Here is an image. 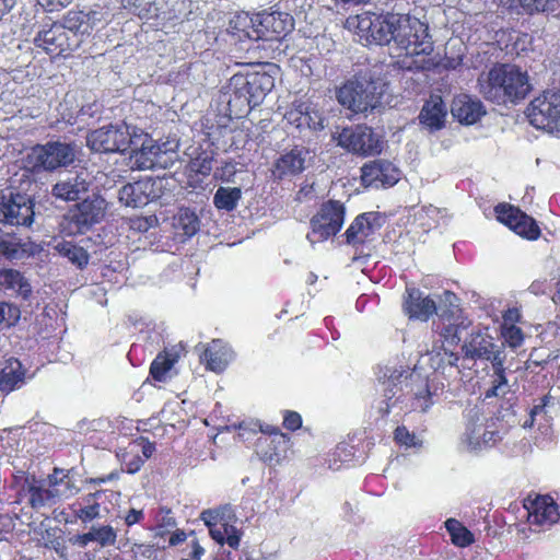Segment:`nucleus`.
I'll list each match as a JSON object with an SVG mask.
<instances>
[{
	"instance_id": "obj_1",
	"label": "nucleus",
	"mask_w": 560,
	"mask_h": 560,
	"mask_svg": "<svg viewBox=\"0 0 560 560\" xmlns=\"http://www.w3.org/2000/svg\"><path fill=\"white\" fill-rule=\"evenodd\" d=\"M360 32L378 45L394 43L406 56H429L433 40L427 23L410 14L388 12L386 14L363 13L357 16Z\"/></svg>"
},
{
	"instance_id": "obj_2",
	"label": "nucleus",
	"mask_w": 560,
	"mask_h": 560,
	"mask_svg": "<svg viewBox=\"0 0 560 560\" xmlns=\"http://www.w3.org/2000/svg\"><path fill=\"white\" fill-rule=\"evenodd\" d=\"M444 385L435 378L422 377L418 373L407 375L398 374L390 376L383 383V396L377 410L381 417L389 415L392 407L402 401L404 397L411 398V406L415 410L422 412L434 404V398L443 393Z\"/></svg>"
},
{
	"instance_id": "obj_3",
	"label": "nucleus",
	"mask_w": 560,
	"mask_h": 560,
	"mask_svg": "<svg viewBox=\"0 0 560 560\" xmlns=\"http://www.w3.org/2000/svg\"><path fill=\"white\" fill-rule=\"evenodd\" d=\"M478 89L486 101L506 106L525 100L532 84L527 72L518 66L497 62L479 75Z\"/></svg>"
},
{
	"instance_id": "obj_4",
	"label": "nucleus",
	"mask_w": 560,
	"mask_h": 560,
	"mask_svg": "<svg viewBox=\"0 0 560 560\" xmlns=\"http://www.w3.org/2000/svg\"><path fill=\"white\" fill-rule=\"evenodd\" d=\"M275 88V78L267 72L234 74L230 80L228 110L230 116L244 117L258 106Z\"/></svg>"
},
{
	"instance_id": "obj_5",
	"label": "nucleus",
	"mask_w": 560,
	"mask_h": 560,
	"mask_svg": "<svg viewBox=\"0 0 560 560\" xmlns=\"http://www.w3.org/2000/svg\"><path fill=\"white\" fill-rule=\"evenodd\" d=\"M106 200L98 194L86 197L69 209L62 221V231L68 235L84 234L105 215Z\"/></svg>"
},
{
	"instance_id": "obj_6",
	"label": "nucleus",
	"mask_w": 560,
	"mask_h": 560,
	"mask_svg": "<svg viewBox=\"0 0 560 560\" xmlns=\"http://www.w3.org/2000/svg\"><path fill=\"white\" fill-rule=\"evenodd\" d=\"M529 124L549 133L560 132V91L546 90L525 110Z\"/></svg>"
},
{
	"instance_id": "obj_7",
	"label": "nucleus",
	"mask_w": 560,
	"mask_h": 560,
	"mask_svg": "<svg viewBox=\"0 0 560 560\" xmlns=\"http://www.w3.org/2000/svg\"><path fill=\"white\" fill-rule=\"evenodd\" d=\"M201 518L209 527L210 536L214 541L221 546L228 544L233 549L238 548L242 533L234 525L236 515L230 504L206 510L201 513Z\"/></svg>"
},
{
	"instance_id": "obj_8",
	"label": "nucleus",
	"mask_w": 560,
	"mask_h": 560,
	"mask_svg": "<svg viewBox=\"0 0 560 560\" xmlns=\"http://www.w3.org/2000/svg\"><path fill=\"white\" fill-rule=\"evenodd\" d=\"M345 217L346 207L341 201L329 199L323 202L310 220L311 232L307 240L320 243L337 235L343 225Z\"/></svg>"
},
{
	"instance_id": "obj_9",
	"label": "nucleus",
	"mask_w": 560,
	"mask_h": 560,
	"mask_svg": "<svg viewBox=\"0 0 560 560\" xmlns=\"http://www.w3.org/2000/svg\"><path fill=\"white\" fill-rule=\"evenodd\" d=\"M74 150L71 144L58 141L37 144L27 154L26 163L31 171H55L72 164Z\"/></svg>"
},
{
	"instance_id": "obj_10",
	"label": "nucleus",
	"mask_w": 560,
	"mask_h": 560,
	"mask_svg": "<svg viewBox=\"0 0 560 560\" xmlns=\"http://www.w3.org/2000/svg\"><path fill=\"white\" fill-rule=\"evenodd\" d=\"M337 140L341 148L360 156L378 155L383 151L384 144L382 136L366 125L343 128Z\"/></svg>"
},
{
	"instance_id": "obj_11",
	"label": "nucleus",
	"mask_w": 560,
	"mask_h": 560,
	"mask_svg": "<svg viewBox=\"0 0 560 560\" xmlns=\"http://www.w3.org/2000/svg\"><path fill=\"white\" fill-rule=\"evenodd\" d=\"M381 96L373 82L347 81L337 91L338 102L354 114L366 113L378 107Z\"/></svg>"
},
{
	"instance_id": "obj_12",
	"label": "nucleus",
	"mask_w": 560,
	"mask_h": 560,
	"mask_svg": "<svg viewBox=\"0 0 560 560\" xmlns=\"http://www.w3.org/2000/svg\"><path fill=\"white\" fill-rule=\"evenodd\" d=\"M493 210L497 220L517 236L529 242L540 238L541 229L538 222L520 207L509 202H500Z\"/></svg>"
},
{
	"instance_id": "obj_13",
	"label": "nucleus",
	"mask_w": 560,
	"mask_h": 560,
	"mask_svg": "<svg viewBox=\"0 0 560 560\" xmlns=\"http://www.w3.org/2000/svg\"><path fill=\"white\" fill-rule=\"evenodd\" d=\"M34 45L45 50L51 58L68 57L78 47V38L59 22L40 30L34 37Z\"/></svg>"
},
{
	"instance_id": "obj_14",
	"label": "nucleus",
	"mask_w": 560,
	"mask_h": 560,
	"mask_svg": "<svg viewBox=\"0 0 560 560\" xmlns=\"http://www.w3.org/2000/svg\"><path fill=\"white\" fill-rule=\"evenodd\" d=\"M86 140L91 150L100 153L125 152L131 142L128 127L124 124L103 126L91 131Z\"/></svg>"
},
{
	"instance_id": "obj_15",
	"label": "nucleus",
	"mask_w": 560,
	"mask_h": 560,
	"mask_svg": "<svg viewBox=\"0 0 560 560\" xmlns=\"http://www.w3.org/2000/svg\"><path fill=\"white\" fill-rule=\"evenodd\" d=\"M34 203L25 194L10 190L0 196V222L10 225H31Z\"/></svg>"
},
{
	"instance_id": "obj_16",
	"label": "nucleus",
	"mask_w": 560,
	"mask_h": 560,
	"mask_svg": "<svg viewBox=\"0 0 560 560\" xmlns=\"http://www.w3.org/2000/svg\"><path fill=\"white\" fill-rule=\"evenodd\" d=\"M284 120L299 131H320L325 128L323 113L311 101L295 100L287 108Z\"/></svg>"
},
{
	"instance_id": "obj_17",
	"label": "nucleus",
	"mask_w": 560,
	"mask_h": 560,
	"mask_svg": "<svg viewBox=\"0 0 560 560\" xmlns=\"http://www.w3.org/2000/svg\"><path fill=\"white\" fill-rule=\"evenodd\" d=\"M19 501L26 500V504L35 512L44 508H51L59 499L58 489H51L45 485L44 479H37L34 475L26 476L18 491Z\"/></svg>"
},
{
	"instance_id": "obj_18",
	"label": "nucleus",
	"mask_w": 560,
	"mask_h": 560,
	"mask_svg": "<svg viewBox=\"0 0 560 560\" xmlns=\"http://www.w3.org/2000/svg\"><path fill=\"white\" fill-rule=\"evenodd\" d=\"M161 180L143 177L124 185L119 190V200L127 207L139 208L160 198Z\"/></svg>"
},
{
	"instance_id": "obj_19",
	"label": "nucleus",
	"mask_w": 560,
	"mask_h": 560,
	"mask_svg": "<svg viewBox=\"0 0 560 560\" xmlns=\"http://www.w3.org/2000/svg\"><path fill=\"white\" fill-rule=\"evenodd\" d=\"M360 178L365 188L392 187L399 180L400 171L390 161L376 159L363 164Z\"/></svg>"
},
{
	"instance_id": "obj_20",
	"label": "nucleus",
	"mask_w": 560,
	"mask_h": 560,
	"mask_svg": "<svg viewBox=\"0 0 560 560\" xmlns=\"http://www.w3.org/2000/svg\"><path fill=\"white\" fill-rule=\"evenodd\" d=\"M401 308L409 320L428 322L433 315L439 314L436 302L413 285L406 287Z\"/></svg>"
},
{
	"instance_id": "obj_21",
	"label": "nucleus",
	"mask_w": 560,
	"mask_h": 560,
	"mask_svg": "<svg viewBox=\"0 0 560 560\" xmlns=\"http://www.w3.org/2000/svg\"><path fill=\"white\" fill-rule=\"evenodd\" d=\"M466 318L457 306H450L438 314L434 322V331L439 335L441 342L450 347H457L460 342V332L466 329Z\"/></svg>"
},
{
	"instance_id": "obj_22",
	"label": "nucleus",
	"mask_w": 560,
	"mask_h": 560,
	"mask_svg": "<svg viewBox=\"0 0 560 560\" xmlns=\"http://www.w3.org/2000/svg\"><path fill=\"white\" fill-rule=\"evenodd\" d=\"M270 433L257 438L255 452L264 463L276 466L285 457L291 439L279 428L271 429Z\"/></svg>"
},
{
	"instance_id": "obj_23",
	"label": "nucleus",
	"mask_w": 560,
	"mask_h": 560,
	"mask_svg": "<svg viewBox=\"0 0 560 560\" xmlns=\"http://www.w3.org/2000/svg\"><path fill=\"white\" fill-rule=\"evenodd\" d=\"M524 508L527 510V521L530 525L550 527L560 517L558 504L549 494H536L533 499L528 495L524 500Z\"/></svg>"
},
{
	"instance_id": "obj_24",
	"label": "nucleus",
	"mask_w": 560,
	"mask_h": 560,
	"mask_svg": "<svg viewBox=\"0 0 560 560\" xmlns=\"http://www.w3.org/2000/svg\"><path fill=\"white\" fill-rule=\"evenodd\" d=\"M259 40H280L293 28V19L289 13L280 11H262L257 13Z\"/></svg>"
},
{
	"instance_id": "obj_25",
	"label": "nucleus",
	"mask_w": 560,
	"mask_h": 560,
	"mask_svg": "<svg viewBox=\"0 0 560 560\" xmlns=\"http://www.w3.org/2000/svg\"><path fill=\"white\" fill-rule=\"evenodd\" d=\"M378 212H363L355 217L345 232L346 243L355 248L364 245L381 228Z\"/></svg>"
},
{
	"instance_id": "obj_26",
	"label": "nucleus",
	"mask_w": 560,
	"mask_h": 560,
	"mask_svg": "<svg viewBox=\"0 0 560 560\" xmlns=\"http://www.w3.org/2000/svg\"><path fill=\"white\" fill-rule=\"evenodd\" d=\"M187 0H155L152 21L156 27L175 26L189 12Z\"/></svg>"
},
{
	"instance_id": "obj_27",
	"label": "nucleus",
	"mask_w": 560,
	"mask_h": 560,
	"mask_svg": "<svg viewBox=\"0 0 560 560\" xmlns=\"http://www.w3.org/2000/svg\"><path fill=\"white\" fill-rule=\"evenodd\" d=\"M483 360L490 361L493 369L491 386L483 393V400L504 396L509 390L506 369L504 366L505 354L502 350L494 348L489 358Z\"/></svg>"
},
{
	"instance_id": "obj_28",
	"label": "nucleus",
	"mask_w": 560,
	"mask_h": 560,
	"mask_svg": "<svg viewBox=\"0 0 560 560\" xmlns=\"http://www.w3.org/2000/svg\"><path fill=\"white\" fill-rule=\"evenodd\" d=\"M307 151L299 145L281 154L273 163L272 174L282 179L287 176L301 174L305 168V155Z\"/></svg>"
},
{
	"instance_id": "obj_29",
	"label": "nucleus",
	"mask_w": 560,
	"mask_h": 560,
	"mask_svg": "<svg viewBox=\"0 0 560 560\" xmlns=\"http://www.w3.org/2000/svg\"><path fill=\"white\" fill-rule=\"evenodd\" d=\"M451 112L453 117L464 125H474L486 115L483 104L466 94H460L453 100Z\"/></svg>"
},
{
	"instance_id": "obj_30",
	"label": "nucleus",
	"mask_w": 560,
	"mask_h": 560,
	"mask_svg": "<svg viewBox=\"0 0 560 560\" xmlns=\"http://www.w3.org/2000/svg\"><path fill=\"white\" fill-rule=\"evenodd\" d=\"M231 359L230 349L220 340H213L209 343L200 354V362L206 369L215 373L223 372Z\"/></svg>"
},
{
	"instance_id": "obj_31",
	"label": "nucleus",
	"mask_w": 560,
	"mask_h": 560,
	"mask_svg": "<svg viewBox=\"0 0 560 560\" xmlns=\"http://www.w3.org/2000/svg\"><path fill=\"white\" fill-rule=\"evenodd\" d=\"M90 184L82 174H77L73 177L55 184L52 195L61 200L74 201L89 191Z\"/></svg>"
},
{
	"instance_id": "obj_32",
	"label": "nucleus",
	"mask_w": 560,
	"mask_h": 560,
	"mask_svg": "<svg viewBox=\"0 0 560 560\" xmlns=\"http://www.w3.org/2000/svg\"><path fill=\"white\" fill-rule=\"evenodd\" d=\"M494 348L497 347L492 341V337L481 331L471 332L462 346L464 357L475 361L489 358Z\"/></svg>"
},
{
	"instance_id": "obj_33",
	"label": "nucleus",
	"mask_w": 560,
	"mask_h": 560,
	"mask_svg": "<svg viewBox=\"0 0 560 560\" xmlns=\"http://www.w3.org/2000/svg\"><path fill=\"white\" fill-rule=\"evenodd\" d=\"M257 25V13L236 12L229 22L230 31L233 35L242 39L259 40Z\"/></svg>"
},
{
	"instance_id": "obj_34",
	"label": "nucleus",
	"mask_w": 560,
	"mask_h": 560,
	"mask_svg": "<svg viewBox=\"0 0 560 560\" xmlns=\"http://www.w3.org/2000/svg\"><path fill=\"white\" fill-rule=\"evenodd\" d=\"M446 107L441 97L427 101L419 114L420 122L431 130H440L444 127Z\"/></svg>"
},
{
	"instance_id": "obj_35",
	"label": "nucleus",
	"mask_w": 560,
	"mask_h": 560,
	"mask_svg": "<svg viewBox=\"0 0 560 560\" xmlns=\"http://www.w3.org/2000/svg\"><path fill=\"white\" fill-rule=\"evenodd\" d=\"M0 290L11 291L23 299H28L32 293L28 280L21 271L12 268L0 270Z\"/></svg>"
},
{
	"instance_id": "obj_36",
	"label": "nucleus",
	"mask_w": 560,
	"mask_h": 560,
	"mask_svg": "<svg viewBox=\"0 0 560 560\" xmlns=\"http://www.w3.org/2000/svg\"><path fill=\"white\" fill-rule=\"evenodd\" d=\"M32 254L28 245L14 233L0 231V257L8 260L22 259Z\"/></svg>"
},
{
	"instance_id": "obj_37",
	"label": "nucleus",
	"mask_w": 560,
	"mask_h": 560,
	"mask_svg": "<svg viewBox=\"0 0 560 560\" xmlns=\"http://www.w3.org/2000/svg\"><path fill=\"white\" fill-rule=\"evenodd\" d=\"M24 377L25 371L22 363L15 358L8 359L0 371V390L8 393L14 390L24 382Z\"/></svg>"
},
{
	"instance_id": "obj_38",
	"label": "nucleus",
	"mask_w": 560,
	"mask_h": 560,
	"mask_svg": "<svg viewBox=\"0 0 560 560\" xmlns=\"http://www.w3.org/2000/svg\"><path fill=\"white\" fill-rule=\"evenodd\" d=\"M179 360V353L175 350L164 349L159 352L150 365V376L156 382H165L168 372Z\"/></svg>"
},
{
	"instance_id": "obj_39",
	"label": "nucleus",
	"mask_w": 560,
	"mask_h": 560,
	"mask_svg": "<svg viewBox=\"0 0 560 560\" xmlns=\"http://www.w3.org/2000/svg\"><path fill=\"white\" fill-rule=\"evenodd\" d=\"M117 539V533L110 525L92 526L86 533L78 536L81 546H88L90 542H97L102 548L114 546Z\"/></svg>"
},
{
	"instance_id": "obj_40",
	"label": "nucleus",
	"mask_w": 560,
	"mask_h": 560,
	"mask_svg": "<svg viewBox=\"0 0 560 560\" xmlns=\"http://www.w3.org/2000/svg\"><path fill=\"white\" fill-rule=\"evenodd\" d=\"M242 199L240 187H219L213 196V205L218 210L231 212L236 209Z\"/></svg>"
},
{
	"instance_id": "obj_41",
	"label": "nucleus",
	"mask_w": 560,
	"mask_h": 560,
	"mask_svg": "<svg viewBox=\"0 0 560 560\" xmlns=\"http://www.w3.org/2000/svg\"><path fill=\"white\" fill-rule=\"evenodd\" d=\"M174 228L184 236L190 237L199 230V218L190 208H180L174 217Z\"/></svg>"
},
{
	"instance_id": "obj_42",
	"label": "nucleus",
	"mask_w": 560,
	"mask_h": 560,
	"mask_svg": "<svg viewBox=\"0 0 560 560\" xmlns=\"http://www.w3.org/2000/svg\"><path fill=\"white\" fill-rule=\"evenodd\" d=\"M56 249L62 257L68 258L69 261L79 269L85 268L89 264L90 255L86 249L73 242L62 241L56 246Z\"/></svg>"
},
{
	"instance_id": "obj_43",
	"label": "nucleus",
	"mask_w": 560,
	"mask_h": 560,
	"mask_svg": "<svg viewBox=\"0 0 560 560\" xmlns=\"http://www.w3.org/2000/svg\"><path fill=\"white\" fill-rule=\"evenodd\" d=\"M444 524L447 533L450 534L452 544L456 547L465 548L475 542L474 534L458 520L448 518Z\"/></svg>"
},
{
	"instance_id": "obj_44",
	"label": "nucleus",
	"mask_w": 560,
	"mask_h": 560,
	"mask_svg": "<svg viewBox=\"0 0 560 560\" xmlns=\"http://www.w3.org/2000/svg\"><path fill=\"white\" fill-rule=\"evenodd\" d=\"M510 8H522L526 13L560 11L558 0H506Z\"/></svg>"
},
{
	"instance_id": "obj_45",
	"label": "nucleus",
	"mask_w": 560,
	"mask_h": 560,
	"mask_svg": "<svg viewBox=\"0 0 560 560\" xmlns=\"http://www.w3.org/2000/svg\"><path fill=\"white\" fill-rule=\"evenodd\" d=\"M121 5L129 13L141 20L151 21L155 0H121Z\"/></svg>"
},
{
	"instance_id": "obj_46",
	"label": "nucleus",
	"mask_w": 560,
	"mask_h": 560,
	"mask_svg": "<svg viewBox=\"0 0 560 560\" xmlns=\"http://www.w3.org/2000/svg\"><path fill=\"white\" fill-rule=\"evenodd\" d=\"M545 349H534L528 359L529 365L546 368L549 364L558 363L560 359V349L549 352L548 354H544Z\"/></svg>"
},
{
	"instance_id": "obj_47",
	"label": "nucleus",
	"mask_w": 560,
	"mask_h": 560,
	"mask_svg": "<svg viewBox=\"0 0 560 560\" xmlns=\"http://www.w3.org/2000/svg\"><path fill=\"white\" fill-rule=\"evenodd\" d=\"M501 336L510 348L516 349L524 342V332L516 325H501Z\"/></svg>"
},
{
	"instance_id": "obj_48",
	"label": "nucleus",
	"mask_w": 560,
	"mask_h": 560,
	"mask_svg": "<svg viewBox=\"0 0 560 560\" xmlns=\"http://www.w3.org/2000/svg\"><path fill=\"white\" fill-rule=\"evenodd\" d=\"M86 16L88 14H85L83 11L70 10L65 14L62 23L60 24L65 25V27L71 31V33L74 34L75 38H78V33L81 26L85 23Z\"/></svg>"
},
{
	"instance_id": "obj_49",
	"label": "nucleus",
	"mask_w": 560,
	"mask_h": 560,
	"mask_svg": "<svg viewBox=\"0 0 560 560\" xmlns=\"http://www.w3.org/2000/svg\"><path fill=\"white\" fill-rule=\"evenodd\" d=\"M394 441L399 446L415 447L419 445L415 433L410 432L405 425H398L394 430Z\"/></svg>"
},
{
	"instance_id": "obj_50",
	"label": "nucleus",
	"mask_w": 560,
	"mask_h": 560,
	"mask_svg": "<svg viewBox=\"0 0 560 560\" xmlns=\"http://www.w3.org/2000/svg\"><path fill=\"white\" fill-rule=\"evenodd\" d=\"M282 427L291 432H294L302 428V416L294 410H283L282 411Z\"/></svg>"
},
{
	"instance_id": "obj_51",
	"label": "nucleus",
	"mask_w": 560,
	"mask_h": 560,
	"mask_svg": "<svg viewBox=\"0 0 560 560\" xmlns=\"http://www.w3.org/2000/svg\"><path fill=\"white\" fill-rule=\"evenodd\" d=\"M75 517L81 520L83 523H89L98 517L100 515V504L94 502L86 506H81L79 510L74 511Z\"/></svg>"
},
{
	"instance_id": "obj_52",
	"label": "nucleus",
	"mask_w": 560,
	"mask_h": 560,
	"mask_svg": "<svg viewBox=\"0 0 560 560\" xmlns=\"http://www.w3.org/2000/svg\"><path fill=\"white\" fill-rule=\"evenodd\" d=\"M212 161L213 160L209 156H198L190 162V168L197 174L208 176L212 171Z\"/></svg>"
},
{
	"instance_id": "obj_53",
	"label": "nucleus",
	"mask_w": 560,
	"mask_h": 560,
	"mask_svg": "<svg viewBox=\"0 0 560 560\" xmlns=\"http://www.w3.org/2000/svg\"><path fill=\"white\" fill-rule=\"evenodd\" d=\"M144 464V458L139 454H125L122 459V465L126 468L128 474H135L140 470L142 465Z\"/></svg>"
},
{
	"instance_id": "obj_54",
	"label": "nucleus",
	"mask_w": 560,
	"mask_h": 560,
	"mask_svg": "<svg viewBox=\"0 0 560 560\" xmlns=\"http://www.w3.org/2000/svg\"><path fill=\"white\" fill-rule=\"evenodd\" d=\"M236 174V167L233 162H225L220 168H217L214 177L221 182H232Z\"/></svg>"
},
{
	"instance_id": "obj_55",
	"label": "nucleus",
	"mask_w": 560,
	"mask_h": 560,
	"mask_svg": "<svg viewBox=\"0 0 560 560\" xmlns=\"http://www.w3.org/2000/svg\"><path fill=\"white\" fill-rule=\"evenodd\" d=\"M65 478H68V471L62 468L55 467L52 472L47 476L45 485L51 489H57Z\"/></svg>"
},
{
	"instance_id": "obj_56",
	"label": "nucleus",
	"mask_w": 560,
	"mask_h": 560,
	"mask_svg": "<svg viewBox=\"0 0 560 560\" xmlns=\"http://www.w3.org/2000/svg\"><path fill=\"white\" fill-rule=\"evenodd\" d=\"M129 228L133 231L144 233L151 228V220L143 217L130 218Z\"/></svg>"
},
{
	"instance_id": "obj_57",
	"label": "nucleus",
	"mask_w": 560,
	"mask_h": 560,
	"mask_svg": "<svg viewBox=\"0 0 560 560\" xmlns=\"http://www.w3.org/2000/svg\"><path fill=\"white\" fill-rule=\"evenodd\" d=\"M147 154V147L143 144L135 155L136 163L140 168H151L155 163L154 159L148 158Z\"/></svg>"
},
{
	"instance_id": "obj_58",
	"label": "nucleus",
	"mask_w": 560,
	"mask_h": 560,
	"mask_svg": "<svg viewBox=\"0 0 560 560\" xmlns=\"http://www.w3.org/2000/svg\"><path fill=\"white\" fill-rule=\"evenodd\" d=\"M136 555H140L142 558L147 560H154L156 555V549L153 545L149 544H136L135 545Z\"/></svg>"
},
{
	"instance_id": "obj_59",
	"label": "nucleus",
	"mask_w": 560,
	"mask_h": 560,
	"mask_svg": "<svg viewBox=\"0 0 560 560\" xmlns=\"http://www.w3.org/2000/svg\"><path fill=\"white\" fill-rule=\"evenodd\" d=\"M143 520H144L143 511L137 510V509H130L124 517L125 524L128 527H131L136 524L141 523Z\"/></svg>"
},
{
	"instance_id": "obj_60",
	"label": "nucleus",
	"mask_w": 560,
	"mask_h": 560,
	"mask_svg": "<svg viewBox=\"0 0 560 560\" xmlns=\"http://www.w3.org/2000/svg\"><path fill=\"white\" fill-rule=\"evenodd\" d=\"M521 312L516 307L508 308L503 315V323L501 325H515L521 320Z\"/></svg>"
},
{
	"instance_id": "obj_61",
	"label": "nucleus",
	"mask_w": 560,
	"mask_h": 560,
	"mask_svg": "<svg viewBox=\"0 0 560 560\" xmlns=\"http://www.w3.org/2000/svg\"><path fill=\"white\" fill-rule=\"evenodd\" d=\"M73 0H44L43 7L48 12L60 11L71 4Z\"/></svg>"
},
{
	"instance_id": "obj_62",
	"label": "nucleus",
	"mask_w": 560,
	"mask_h": 560,
	"mask_svg": "<svg viewBox=\"0 0 560 560\" xmlns=\"http://www.w3.org/2000/svg\"><path fill=\"white\" fill-rule=\"evenodd\" d=\"M118 477H119L118 471H112V472H109L107 475H103V476H100V477L89 478L88 479V483L94 485V486H100L102 483H106L108 481L116 480V479H118Z\"/></svg>"
},
{
	"instance_id": "obj_63",
	"label": "nucleus",
	"mask_w": 560,
	"mask_h": 560,
	"mask_svg": "<svg viewBox=\"0 0 560 560\" xmlns=\"http://www.w3.org/2000/svg\"><path fill=\"white\" fill-rule=\"evenodd\" d=\"M191 550L189 552L190 560H201L205 555V548L199 544L197 539H192L189 544Z\"/></svg>"
},
{
	"instance_id": "obj_64",
	"label": "nucleus",
	"mask_w": 560,
	"mask_h": 560,
	"mask_svg": "<svg viewBox=\"0 0 560 560\" xmlns=\"http://www.w3.org/2000/svg\"><path fill=\"white\" fill-rule=\"evenodd\" d=\"M548 399H549V396H544V398L541 399V404L536 405L530 409V412H529L530 419L525 421L524 428L533 425L535 416L542 411V409L547 405Z\"/></svg>"
}]
</instances>
